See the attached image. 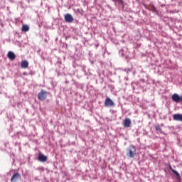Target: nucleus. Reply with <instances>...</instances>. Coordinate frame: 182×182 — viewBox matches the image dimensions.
I'll list each match as a JSON object with an SVG mask.
<instances>
[{"instance_id": "0eeeda50", "label": "nucleus", "mask_w": 182, "mask_h": 182, "mask_svg": "<svg viewBox=\"0 0 182 182\" xmlns=\"http://www.w3.org/2000/svg\"><path fill=\"white\" fill-rule=\"evenodd\" d=\"M132 125V120L129 118H126L124 121V127L129 128Z\"/></svg>"}, {"instance_id": "7ed1b4c3", "label": "nucleus", "mask_w": 182, "mask_h": 182, "mask_svg": "<svg viewBox=\"0 0 182 182\" xmlns=\"http://www.w3.org/2000/svg\"><path fill=\"white\" fill-rule=\"evenodd\" d=\"M105 107H114V103L109 97H107L105 101Z\"/></svg>"}, {"instance_id": "423d86ee", "label": "nucleus", "mask_w": 182, "mask_h": 182, "mask_svg": "<svg viewBox=\"0 0 182 182\" xmlns=\"http://www.w3.org/2000/svg\"><path fill=\"white\" fill-rule=\"evenodd\" d=\"M65 22H68L69 23H71V22H73L74 18L70 14H67L65 15Z\"/></svg>"}, {"instance_id": "9d476101", "label": "nucleus", "mask_w": 182, "mask_h": 182, "mask_svg": "<svg viewBox=\"0 0 182 182\" xmlns=\"http://www.w3.org/2000/svg\"><path fill=\"white\" fill-rule=\"evenodd\" d=\"M7 56L10 60H14L16 58V55L12 51H9Z\"/></svg>"}, {"instance_id": "f8f14e48", "label": "nucleus", "mask_w": 182, "mask_h": 182, "mask_svg": "<svg viewBox=\"0 0 182 182\" xmlns=\"http://www.w3.org/2000/svg\"><path fill=\"white\" fill-rule=\"evenodd\" d=\"M172 172L176 174L178 180L181 181V175L180 173L176 171V170H174V169H172Z\"/></svg>"}, {"instance_id": "20e7f679", "label": "nucleus", "mask_w": 182, "mask_h": 182, "mask_svg": "<svg viewBox=\"0 0 182 182\" xmlns=\"http://www.w3.org/2000/svg\"><path fill=\"white\" fill-rule=\"evenodd\" d=\"M172 100L176 103L182 102V95L179 96L178 94L174 93L172 95Z\"/></svg>"}, {"instance_id": "39448f33", "label": "nucleus", "mask_w": 182, "mask_h": 182, "mask_svg": "<svg viewBox=\"0 0 182 182\" xmlns=\"http://www.w3.org/2000/svg\"><path fill=\"white\" fill-rule=\"evenodd\" d=\"M21 178V174L19 173H15L11 178V182H17Z\"/></svg>"}, {"instance_id": "2eb2a0df", "label": "nucleus", "mask_w": 182, "mask_h": 182, "mask_svg": "<svg viewBox=\"0 0 182 182\" xmlns=\"http://www.w3.org/2000/svg\"><path fill=\"white\" fill-rule=\"evenodd\" d=\"M114 2H118L119 4L123 5L124 4V1L122 0H112Z\"/></svg>"}, {"instance_id": "6e6552de", "label": "nucleus", "mask_w": 182, "mask_h": 182, "mask_svg": "<svg viewBox=\"0 0 182 182\" xmlns=\"http://www.w3.org/2000/svg\"><path fill=\"white\" fill-rule=\"evenodd\" d=\"M38 161L41 162H46L48 161V158L46 156L42 154L41 153H39L38 155Z\"/></svg>"}, {"instance_id": "9b49d317", "label": "nucleus", "mask_w": 182, "mask_h": 182, "mask_svg": "<svg viewBox=\"0 0 182 182\" xmlns=\"http://www.w3.org/2000/svg\"><path fill=\"white\" fill-rule=\"evenodd\" d=\"M21 68L23 69H27L28 68V63L26 60H23L21 63Z\"/></svg>"}, {"instance_id": "f03ea898", "label": "nucleus", "mask_w": 182, "mask_h": 182, "mask_svg": "<svg viewBox=\"0 0 182 182\" xmlns=\"http://www.w3.org/2000/svg\"><path fill=\"white\" fill-rule=\"evenodd\" d=\"M38 97L40 101H45L47 97V92L41 90V91L38 93Z\"/></svg>"}, {"instance_id": "ddd939ff", "label": "nucleus", "mask_w": 182, "mask_h": 182, "mask_svg": "<svg viewBox=\"0 0 182 182\" xmlns=\"http://www.w3.org/2000/svg\"><path fill=\"white\" fill-rule=\"evenodd\" d=\"M29 31V27L27 25H23L22 26V32H28Z\"/></svg>"}, {"instance_id": "1a4fd4ad", "label": "nucleus", "mask_w": 182, "mask_h": 182, "mask_svg": "<svg viewBox=\"0 0 182 182\" xmlns=\"http://www.w3.org/2000/svg\"><path fill=\"white\" fill-rule=\"evenodd\" d=\"M173 120L178 121V122H182V114H173Z\"/></svg>"}, {"instance_id": "f257e3e1", "label": "nucleus", "mask_w": 182, "mask_h": 182, "mask_svg": "<svg viewBox=\"0 0 182 182\" xmlns=\"http://www.w3.org/2000/svg\"><path fill=\"white\" fill-rule=\"evenodd\" d=\"M130 148L131 149H128V155L130 158H134L136 153V147L134 145H131Z\"/></svg>"}, {"instance_id": "dca6fc26", "label": "nucleus", "mask_w": 182, "mask_h": 182, "mask_svg": "<svg viewBox=\"0 0 182 182\" xmlns=\"http://www.w3.org/2000/svg\"><path fill=\"white\" fill-rule=\"evenodd\" d=\"M170 169L171 170V171H172V170H173V168L171 167V166H170Z\"/></svg>"}, {"instance_id": "4468645a", "label": "nucleus", "mask_w": 182, "mask_h": 182, "mask_svg": "<svg viewBox=\"0 0 182 182\" xmlns=\"http://www.w3.org/2000/svg\"><path fill=\"white\" fill-rule=\"evenodd\" d=\"M156 130L159 132L160 133H162V129H161L160 125H156Z\"/></svg>"}]
</instances>
